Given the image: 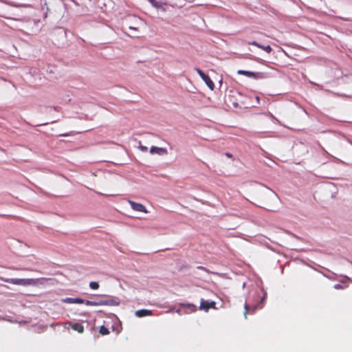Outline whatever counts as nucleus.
<instances>
[{
	"label": "nucleus",
	"instance_id": "nucleus-1",
	"mask_svg": "<svg viewBox=\"0 0 352 352\" xmlns=\"http://www.w3.org/2000/svg\"><path fill=\"white\" fill-rule=\"evenodd\" d=\"M1 280L6 283H12L17 285L29 286L36 285L41 284L42 281L45 280L44 278H0Z\"/></svg>",
	"mask_w": 352,
	"mask_h": 352
},
{
	"label": "nucleus",
	"instance_id": "nucleus-2",
	"mask_svg": "<svg viewBox=\"0 0 352 352\" xmlns=\"http://www.w3.org/2000/svg\"><path fill=\"white\" fill-rule=\"evenodd\" d=\"M120 303V300L113 296H107L105 299L98 300V306H118Z\"/></svg>",
	"mask_w": 352,
	"mask_h": 352
},
{
	"label": "nucleus",
	"instance_id": "nucleus-3",
	"mask_svg": "<svg viewBox=\"0 0 352 352\" xmlns=\"http://www.w3.org/2000/svg\"><path fill=\"white\" fill-rule=\"evenodd\" d=\"M237 74L254 79H262L265 78V75L262 72H253L250 71L239 69L237 71Z\"/></svg>",
	"mask_w": 352,
	"mask_h": 352
},
{
	"label": "nucleus",
	"instance_id": "nucleus-4",
	"mask_svg": "<svg viewBox=\"0 0 352 352\" xmlns=\"http://www.w3.org/2000/svg\"><path fill=\"white\" fill-rule=\"evenodd\" d=\"M195 71L197 72V74L200 76L201 79L205 82V83L207 85V86L210 88L211 90H214V84L212 82V80L210 79L209 76L206 75L202 70H201L199 68H196Z\"/></svg>",
	"mask_w": 352,
	"mask_h": 352
},
{
	"label": "nucleus",
	"instance_id": "nucleus-5",
	"mask_svg": "<svg viewBox=\"0 0 352 352\" xmlns=\"http://www.w3.org/2000/svg\"><path fill=\"white\" fill-rule=\"evenodd\" d=\"M210 309H216V302L214 301H208L201 299L200 301L199 309L208 311Z\"/></svg>",
	"mask_w": 352,
	"mask_h": 352
},
{
	"label": "nucleus",
	"instance_id": "nucleus-6",
	"mask_svg": "<svg viewBox=\"0 0 352 352\" xmlns=\"http://www.w3.org/2000/svg\"><path fill=\"white\" fill-rule=\"evenodd\" d=\"M265 298H266V294H265L263 295V296L261 298L260 302L258 305H256V306H254L252 309H250L247 304L245 305V306H244V309H245V311H244V316H245V318H247V314L249 311H250L251 313H254L256 309H261L262 308V307H263L262 304L264 302V300H265Z\"/></svg>",
	"mask_w": 352,
	"mask_h": 352
},
{
	"label": "nucleus",
	"instance_id": "nucleus-7",
	"mask_svg": "<svg viewBox=\"0 0 352 352\" xmlns=\"http://www.w3.org/2000/svg\"><path fill=\"white\" fill-rule=\"evenodd\" d=\"M128 203L130 204L131 208L137 212H141L144 213H147L148 210H146V207L140 203L135 202L131 200H129Z\"/></svg>",
	"mask_w": 352,
	"mask_h": 352
},
{
	"label": "nucleus",
	"instance_id": "nucleus-8",
	"mask_svg": "<svg viewBox=\"0 0 352 352\" xmlns=\"http://www.w3.org/2000/svg\"><path fill=\"white\" fill-rule=\"evenodd\" d=\"M68 324L69 327L79 333H82L84 332L85 329L81 323L69 322Z\"/></svg>",
	"mask_w": 352,
	"mask_h": 352
},
{
	"label": "nucleus",
	"instance_id": "nucleus-9",
	"mask_svg": "<svg viewBox=\"0 0 352 352\" xmlns=\"http://www.w3.org/2000/svg\"><path fill=\"white\" fill-rule=\"evenodd\" d=\"M150 153L151 154L164 155L167 154V150L165 148L152 146L150 148Z\"/></svg>",
	"mask_w": 352,
	"mask_h": 352
},
{
	"label": "nucleus",
	"instance_id": "nucleus-10",
	"mask_svg": "<svg viewBox=\"0 0 352 352\" xmlns=\"http://www.w3.org/2000/svg\"><path fill=\"white\" fill-rule=\"evenodd\" d=\"M152 314V311L148 309H139L135 312V315L138 318L151 316Z\"/></svg>",
	"mask_w": 352,
	"mask_h": 352
},
{
	"label": "nucleus",
	"instance_id": "nucleus-11",
	"mask_svg": "<svg viewBox=\"0 0 352 352\" xmlns=\"http://www.w3.org/2000/svg\"><path fill=\"white\" fill-rule=\"evenodd\" d=\"M63 302L69 304H82L84 303V300L79 298H66L63 300Z\"/></svg>",
	"mask_w": 352,
	"mask_h": 352
},
{
	"label": "nucleus",
	"instance_id": "nucleus-12",
	"mask_svg": "<svg viewBox=\"0 0 352 352\" xmlns=\"http://www.w3.org/2000/svg\"><path fill=\"white\" fill-rule=\"evenodd\" d=\"M182 306L188 308L190 312H195L197 311V307L193 304H182Z\"/></svg>",
	"mask_w": 352,
	"mask_h": 352
},
{
	"label": "nucleus",
	"instance_id": "nucleus-13",
	"mask_svg": "<svg viewBox=\"0 0 352 352\" xmlns=\"http://www.w3.org/2000/svg\"><path fill=\"white\" fill-rule=\"evenodd\" d=\"M99 333L102 336H106L109 334V331L106 327L101 326L99 329Z\"/></svg>",
	"mask_w": 352,
	"mask_h": 352
},
{
	"label": "nucleus",
	"instance_id": "nucleus-14",
	"mask_svg": "<svg viewBox=\"0 0 352 352\" xmlns=\"http://www.w3.org/2000/svg\"><path fill=\"white\" fill-rule=\"evenodd\" d=\"M89 287L92 289H98L99 288V284L98 282L92 281L89 283Z\"/></svg>",
	"mask_w": 352,
	"mask_h": 352
},
{
	"label": "nucleus",
	"instance_id": "nucleus-15",
	"mask_svg": "<svg viewBox=\"0 0 352 352\" xmlns=\"http://www.w3.org/2000/svg\"><path fill=\"white\" fill-rule=\"evenodd\" d=\"M86 305L87 306H98V301H91V300H87L84 301Z\"/></svg>",
	"mask_w": 352,
	"mask_h": 352
},
{
	"label": "nucleus",
	"instance_id": "nucleus-16",
	"mask_svg": "<svg viewBox=\"0 0 352 352\" xmlns=\"http://www.w3.org/2000/svg\"><path fill=\"white\" fill-rule=\"evenodd\" d=\"M154 8H159L161 7L156 0H147Z\"/></svg>",
	"mask_w": 352,
	"mask_h": 352
},
{
	"label": "nucleus",
	"instance_id": "nucleus-17",
	"mask_svg": "<svg viewBox=\"0 0 352 352\" xmlns=\"http://www.w3.org/2000/svg\"><path fill=\"white\" fill-rule=\"evenodd\" d=\"M261 49H262L263 50H264L265 52H266L268 54L271 53L272 51V48L270 47V45H266V46L262 45V47H261Z\"/></svg>",
	"mask_w": 352,
	"mask_h": 352
},
{
	"label": "nucleus",
	"instance_id": "nucleus-18",
	"mask_svg": "<svg viewBox=\"0 0 352 352\" xmlns=\"http://www.w3.org/2000/svg\"><path fill=\"white\" fill-rule=\"evenodd\" d=\"M138 148L142 151V152H146L148 151V148L145 146H143L141 144V142H139V146Z\"/></svg>",
	"mask_w": 352,
	"mask_h": 352
},
{
	"label": "nucleus",
	"instance_id": "nucleus-19",
	"mask_svg": "<svg viewBox=\"0 0 352 352\" xmlns=\"http://www.w3.org/2000/svg\"><path fill=\"white\" fill-rule=\"evenodd\" d=\"M248 44L251 45H254L260 49H261V47H262V45L258 43L256 41H250V42H248Z\"/></svg>",
	"mask_w": 352,
	"mask_h": 352
},
{
	"label": "nucleus",
	"instance_id": "nucleus-20",
	"mask_svg": "<svg viewBox=\"0 0 352 352\" xmlns=\"http://www.w3.org/2000/svg\"><path fill=\"white\" fill-rule=\"evenodd\" d=\"M334 287L337 289H344V287H343L342 285L340 284H337L334 286Z\"/></svg>",
	"mask_w": 352,
	"mask_h": 352
},
{
	"label": "nucleus",
	"instance_id": "nucleus-21",
	"mask_svg": "<svg viewBox=\"0 0 352 352\" xmlns=\"http://www.w3.org/2000/svg\"><path fill=\"white\" fill-rule=\"evenodd\" d=\"M129 29L134 30H138L139 28L138 26H135V25H129Z\"/></svg>",
	"mask_w": 352,
	"mask_h": 352
},
{
	"label": "nucleus",
	"instance_id": "nucleus-22",
	"mask_svg": "<svg viewBox=\"0 0 352 352\" xmlns=\"http://www.w3.org/2000/svg\"><path fill=\"white\" fill-rule=\"evenodd\" d=\"M129 29L134 30H138L139 28L138 26H135V25H129Z\"/></svg>",
	"mask_w": 352,
	"mask_h": 352
},
{
	"label": "nucleus",
	"instance_id": "nucleus-23",
	"mask_svg": "<svg viewBox=\"0 0 352 352\" xmlns=\"http://www.w3.org/2000/svg\"><path fill=\"white\" fill-rule=\"evenodd\" d=\"M226 155L229 157H232V155L230 153H226Z\"/></svg>",
	"mask_w": 352,
	"mask_h": 352
},
{
	"label": "nucleus",
	"instance_id": "nucleus-24",
	"mask_svg": "<svg viewBox=\"0 0 352 352\" xmlns=\"http://www.w3.org/2000/svg\"><path fill=\"white\" fill-rule=\"evenodd\" d=\"M23 270H28V271H30V269H28V268H25V269H23Z\"/></svg>",
	"mask_w": 352,
	"mask_h": 352
},
{
	"label": "nucleus",
	"instance_id": "nucleus-25",
	"mask_svg": "<svg viewBox=\"0 0 352 352\" xmlns=\"http://www.w3.org/2000/svg\"><path fill=\"white\" fill-rule=\"evenodd\" d=\"M198 268H199V269H201V270H202V269H204V267H201V266H199V267H198Z\"/></svg>",
	"mask_w": 352,
	"mask_h": 352
}]
</instances>
